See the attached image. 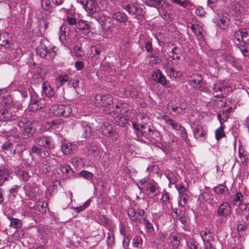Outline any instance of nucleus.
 Instances as JSON below:
<instances>
[{
    "label": "nucleus",
    "instance_id": "1",
    "mask_svg": "<svg viewBox=\"0 0 249 249\" xmlns=\"http://www.w3.org/2000/svg\"><path fill=\"white\" fill-rule=\"evenodd\" d=\"M136 122L132 124V126L138 137L142 138L144 137L147 140L152 141L155 140L156 137H160L159 131L153 130L150 128L149 124L150 119L148 114L141 113L137 116Z\"/></svg>",
    "mask_w": 249,
    "mask_h": 249
},
{
    "label": "nucleus",
    "instance_id": "2",
    "mask_svg": "<svg viewBox=\"0 0 249 249\" xmlns=\"http://www.w3.org/2000/svg\"><path fill=\"white\" fill-rule=\"evenodd\" d=\"M36 123L31 122L26 118H22L18 122V126L22 132V137L26 139L29 138L35 132V125Z\"/></svg>",
    "mask_w": 249,
    "mask_h": 249
},
{
    "label": "nucleus",
    "instance_id": "3",
    "mask_svg": "<svg viewBox=\"0 0 249 249\" xmlns=\"http://www.w3.org/2000/svg\"><path fill=\"white\" fill-rule=\"evenodd\" d=\"M71 111L69 105H54L50 108L51 115L55 116L67 117L71 114Z\"/></svg>",
    "mask_w": 249,
    "mask_h": 249
},
{
    "label": "nucleus",
    "instance_id": "4",
    "mask_svg": "<svg viewBox=\"0 0 249 249\" xmlns=\"http://www.w3.org/2000/svg\"><path fill=\"white\" fill-rule=\"evenodd\" d=\"M120 5L124 10L126 11L129 15L137 18L141 15L142 13V9L138 3H127L124 1L121 2Z\"/></svg>",
    "mask_w": 249,
    "mask_h": 249
},
{
    "label": "nucleus",
    "instance_id": "5",
    "mask_svg": "<svg viewBox=\"0 0 249 249\" xmlns=\"http://www.w3.org/2000/svg\"><path fill=\"white\" fill-rule=\"evenodd\" d=\"M213 21L220 29H226L230 23V16L227 12L221 11L213 18Z\"/></svg>",
    "mask_w": 249,
    "mask_h": 249
},
{
    "label": "nucleus",
    "instance_id": "6",
    "mask_svg": "<svg viewBox=\"0 0 249 249\" xmlns=\"http://www.w3.org/2000/svg\"><path fill=\"white\" fill-rule=\"evenodd\" d=\"M56 47H47L45 44H40L36 49V53L43 58L48 56L49 59L52 60L56 55Z\"/></svg>",
    "mask_w": 249,
    "mask_h": 249
},
{
    "label": "nucleus",
    "instance_id": "7",
    "mask_svg": "<svg viewBox=\"0 0 249 249\" xmlns=\"http://www.w3.org/2000/svg\"><path fill=\"white\" fill-rule=\"evenodd\" d=\"M127 213L131 220L134 221L141 222L145 219V212L143 210L131 207L128 209Z\"/></svg>",
    "mask_w": 249,
    "mask_h": 249
},
{
    "label": "nucleus",
    "instance_id": "8",
    "mask_svg": "<svg viewBox=\"0 0 249 249\" xmlns=\"http://www.w3.org/2000/svg\"><path fill=\"white\" fill-rule=\"evenodd\" d=\"M34 142L36 144L39 146L44 147L47 149H53L54 144L51 137L43 136L36 138Z\"/></svg>",
    "mask_w": 249,
    "mask_h": 249
},
{
    "label": "nucleus",
    "instance_id": "9",
    "mask_svg": "<svg viewBox=\"0 0 249 249\" xmlns=\"http://www.w3.org/2000/svg\"><path fill=\"white\" fill-rule=\"evenodd\" d=\"M23 189L26 196L31 199L36 198L39 193V187L35 183H28L23 187Z\"/></svg>",
    "mask_w": 249,
    "mask_h": 249
},
{
    "label": "nucleus",
    "instance_id": "10",
    "mask_svg": "<svg viewBox=\"0 0 249 249\" xmlns=\"http://www.w3.org/2000/svg\"><path fill=\"white\" fill-rule=\"evenodd\" d=\"M101 132L104 136L111 138L113 141H116L118 138V133L107 123L104 124L102 126Z\"/></svg>",
    "mask_w": 249,
    "mask_h": 249
},
{
    "label": "nucleus",
    "instance_id": "11",
    "mask_svg": "<svg viewBox=\"0 0 249 249\" xmlns=\"http://www.w3.org/2000/svg\"><path fill=\"white\" fill-rule=\"evenodd\" d=\"M198 39L202 38L205 34L203 24L198 21H196L191 24L190 27Z\"/></svg>",
    "mask_w": 249,
    "mask_h": 249
},
{
    "label": "nucleus",
    "instance_id": "12",
    "mask_svg": "<svg viewBox=\"0 0 249 249\" xmlns=\"http://www.w3.org/2000/svg\"><path fill=\"white\" fill-rule=\"evenodd\" d=\"M231 209L227 202L221 203L217 209V213L220 216L226 217L230 214Z\"/></svg>",
    "mask_w": 249,
    "mask_h": 249
},
{
    "label": "nucleus",
    "instance_id": "13",
    "mask_svg": "<svg viewBox=\"0 0 249 249\" xmlns=\"http://www.w3.org/2000/svg\"><path fill=\"white\" fill-rule=\"evenodd\" d=\"M98 20L100 25L104 30H109L113 27L111 19L104 14H100Z\"/></svg>",
    "mask_w": 249,
    "mask_h": 249
},
{
    "label": "nucleus",
    "instance_id": "14",
    "mask_svg": "<svg viewBox=\"0 0 249 249\" xmlns=\"http://www.w3.org/2000/svg\"><path fill=\"white\" fill-rule=\"evenodd\" d=\"M16 116L9 109L4 108L0 110V121L6 122L16 119Z\"/></svg>",
    "mask_w": 249,
    "mask_h": 249
},
{
    "label": "nucleus",
    "instance_id": "15",
    "mask_svg": "<svg viewBox=\"0 0 249 249\" xmlns=\"http://www.w3.org/2000/svg\"><path fill=\"white\" fill-rule=\"evenodd\" d=\"M111 15L112 19L119 23H125L128 20L126 15L120 11L113 12Z\"/></svg>",
    "mask_w": 249,
    "mask_h": 249
},
{
    "label": "nucleus",
    "instance_id": "16",
    "mask_svg": "<svg viewBox=\"0 0 249 249\" xmlns=\"http://www.w3.org/2000/svg\"><path fill=\"white\" fill-rule=\"evenodd\" d=\"M152 77L154 80L163 86L167 85V80L160 70L157 69L153 72Z\"/></svg>",
    "mask_w": 249,
    "mask_h": 249
},
{
    "label": "nucleus",
    "instance_id": "17",
    "mask_svg": "<svg viewBox=\"0 0 249 249\" xmlns=\"http://www.w3.org/2000/svg\"><path fill=\"white\" fill-rule=\"evenodd\" d=\"M81 2L84 6L85 10L89 14H93L96 11L97 5L94 0H87L85 4L84 1Z\"/></svg>",
    "mask_w": 249,
    "mask_h": 249
},
{
    "label": "nucleus",
    "instance_id": "18",
    "mask_svg": "<svg viewBox=\"0 0 249 249\" xmlns=\"http://www.w3.org/2000/svg\"><path fill=\"white\" fill-rule=\"evenodd\" d=\"M202 81V78L200 75L197 73L193 74L190 80V84L196 89H200Z\"/></svg>",
    "mask_w": 249,
    "mask_h": 249
},
{
    "label": "nucleus",
    "instance_id": "19",
    "mask_svg": "<svg viewBox=\"0 0 249 249\" xmlns=\"http://www.w3.org/2000/svg\"><path fill=\"white\" fill-rule=\"evenodd\" d=\"M77 147L75 144L71 142H64L61 145V149L65 155H69L75 150Z\"/></svg>",
    "mask_w": 249,
    "mask_h": 249
},
{
    "label": "nucleus",
    "instance_id": "20",
    "mask_svg": "<svg viewBox=\"0 0 249 249\" xmlns=\"http://www.w3.org/2000/svg\"><path fill=\"white\" fill-rule=\"evenodd\" d=\"M225 86L222 83H217L213 85V94L214 97L220 98L222 97V90L225 89Z\"/></svg>",
    "mask_w": 249,
    "mask_h": 249
},
{
    "label": "nucleus",
    "instance_id": "21",
    "mask_svg": "<svg viewBox=\"0 0 249 249\" xmlns=\"http://www.w3.org/2000/svg\"><path fill=\"white\" fill-rule=\"evenodd\" d=\"M160 118L163 120L166 124L172 126V128L178 130L180 128L181 125L175 121L174 120L170 119L168 116L166 115L161 116Z\"/></svg>",
    "mask_w": 249,
    "mask_h": 249
},
{
    "label": "nucleus",
    "instance_id": "22",
    "mask_svg": "<svg viewBox=\"0 0 249 249\" xmlns=\"http://www.w3.org/2000/svg\"><path fill=\"white\" fill-rule=\"evenodd\" d=\"M9 171L5 166H0V186H1L3 182L8 179Z\"/></svg>",
    "mask_w": 249,
    "mask_h": 249
},
{
    "label": "nucleus",
    "instance_id": "23",
    "mask_svg": "<svg viewBox=\"0 0 249 249\" xmlns=\"http://www.w3.org/2000/svg\"><path fill=\"white\" fill-rule=\"evenodd\" d=\"M194 137L198 140H203L206 138V132L200 126H197L194 131Z\"/></svg>",
    "mask_w": 249,
    "mask_h": 249
},
{
    "label": "nucleus",
    "instance_id": "24",
    "mask_svg": "<svg viewBox=\"0 0 249 249\" xmlns=\"http://www.w3.org/2000/svg\"><path fill=\"white\" fill-rule=\"evenodd\" d=\"M31 103L39 105L41 107H44L46 105L45 99L39 97L36 93L31 94Z\"/></svg>",
    "mask_w": 249,
    "mask_h": 249
},
{
    "label": "nucleus",
    "instance_id": "25",
    "mask_svg": "<svg viewBox=\"0 0 249 249\" xmlns=\"http://www.w3.org/2000/svg\"><path fill=\"white\" fill-rule=\"evenodd\" d=\"M81 124L83 137L85 138L89 137L92 133L91 127L86 122H82Z\"/></svg>",
    "mask_w": 249,
    "mask_h": 249
},
{
    "label": "nucleus",
    "instance_id": "26",
    "mask_svg": "<svg viewBox=\"0 0 249 249\" xmlns=\"http://www.w3.org/2000/svg\"><path fill=\"white\" fill-rule=\"evenodd\" d=\"M42 89L44 93L49 97H52L54 95L53 89L47 81L43 83Z\"/></svg>",
    "mask_w": 249,
    "mask_h": 249
},
{
    "label": "nucleus",
    "instance_id": "27",
    "mask_svg": "<svg viewBox=\"0 0 249 249\" xmlns=\"http://www.w3.org/2000/svg\"><path fill=\"white\" fill-rule=\"evenodd\" d=\"M165 71L167 75L170 77L177 78L179 77L182 75V73L180 71H175L172 67L168 68Z\"/></svg>",
    "mask_w": 249,
    "mask_h": 249
},
{
    "label": "nucleus",
    "instance_id": "28",
    "mask_svg": "<svg viewBox=\"0 0 249 249\" xmlns=\"http://www.w3.org/2000/svg\"><path fill=\"white\" fill-rule=\"evenodd\" d=\"M70 32V29L66 25H63L60 27V35L59 38L61 40L66 39V36H68Z\"/></svg>",
    "mask_w": 249,
    "mask_h": 249
},
{
    "label": "nucleus",
    "instance_id": "29",
    "mask_svg": "<svg viewBox=\"0 0 249 249\" xmlns=\"http://www.w3.org/2000/svg\"><path fill=\"white\" fill-rule=\"evenodd\" d=\"M10 36L7 32H3L0 34V46H5L7 44L10 40Z\"/></svg>",
    "mask_w": 249,
    "mask_h": 249
},
{
    "label": "nucleus",
    "instance_id": "30",
    "mask_svg": "<svg viewBox=\"0 0 249 249\" xmlns=\"http://www.w3.org/2000/svg\"><path fill=\"white\" fill-rule=\"evenodd\" d=\"M244 2L242 1H239L236 2L234 5V11L235 13L236 14V16H238V14L242 13L244 10Z\"/></svg>",
    "mask_w": 249,
    "mask_h": 249
},
{
    "label": "nucleus",
    "instance_id": "31",
    "mask_svg": "<svg viewBox=\"0 0 249 249\" xmlns=\"http://www.w3.org/2000/svg\"><path fill=\"white\" fill-rule=\"evenodd\" d=\"M8 218L10 221V226L12 227L15 229H18L22 227V222L19 219L10 216H8Z\"/></svg>",
    "mask_w": 249,
    "mask_h": 249
},
{
    "label": "nucleus",
    "instance_id": "32",
    "mask_svg": "<svg viewBox=\"0 0 249 249\" xmlns=\"http://www.w3.org/2000/svg\"><path fill=\"white\" fill-rule=\"evenodd\" d=\"M225 137L226 134L224 131V126L221 125L215 131V138L217 141H219Z\"/></svg>",
    "mask_w": 249,
    "mask_h": 249
},
{
    "label": "nucleus",
    "instance_id": "33",
    "mask_svg": "<svg viewBox=\"0 0 249 249\" xmlns=\"http://www.w3.org/2000/svg\"><path fill=\"white\" fill-rule=\"evenodd\" d=\"M213 191L217 195L224 194L229 193L228 188L223 184H219L213 188Z\"/></svg>",
    "mask_w": 249,
    "mask_h": 249
},
{
    "label": "nucleus",
    "instance_id": "34",
    "mask_svg": "<svg viewBox=\"0 0 249 249\" xmlns=\"http://www.w3.org/2000/svg\"><path fill=\"white\" fill-rule=\"evenodd\" d=\"M103 107H106L107 106L111 105L113 103V98L109 94L103 95Z\"/></svg>",
    "mask_w": 249,
    "mask_h": 249
},
{
    "label": "nucleus",
    "instance_id": "35",
    "mask_svg": "<svg viewBox=\"0 0 249 249\" xmlns=\"http://www.w3.org/2000/svg\"><path fill=\"white\" fill-rule=\"evenodd\" d=\"M69 80V77L67 75L59 76L56 78V84L58 86L60 87L68 82Z\"/></svg>",
    "mask_w": 249,
    "mask_h": 249
},
{
    "label": "nucleus",
    "instance_id": "36",
    "mask_svg": "<svg viewBox=\"0 0 249 249\" xmlns=\"http://www.w3.org/2000/svg\"><path fill=\"white\" fill-rule=\"evenodd\" d=\"M175 187L178 192L179 196L188 195V191L182 184H177Z\"/></svg>",
    "mask_w": 249,
    "mask_h": 249
},
{
    "label": "nucleus",
    "instance_id": "37",
    "mask_svg": "<svg viewBox=\"0 0 249 249\" xmlns=\"http://www.w3.org/2000/svg\"><path fill=\"white\" fill-rule=\"evenodd\" d=\"M77 27L81 30H88L89 28V26L86 20L80 19L78 21Z\"/></svg>",
    "mask_w": 249,
    "mask_h": 249
},
{
    "label": "nucleus",
    "instance_id": "38",
    "mask_svg": "<svg viewBox=\"0 0 249 249\" xmlns=\"http://www.w3.org/2000/svg\"><path fill=\"white\" fill-rule=\"evenodd\" d=\"M142 244V239L141 236H137L133 239V246L138 249H141Z\"/></svg>",
    "mask_w": 249,
    "mask_h": 249
},
{
    "label": "nucleus",
    "instance_id": "39",
    "mask_svg": "<svg viewBox=\"0 0 249 249\" xmlns=\"http://www.w3.org/2000/svg\"><path fill=\"white\" fill-rule=\"evenodd\" d=\"M149 58H150V60L148 64L152 66L159 63L161 61L160 58L155 54L150 55Z\"/></svg>",
    "mask_w": 249,
    "mask_h": 249
},
{
    "label": "nucleus",
    "instance_id": "40",
    "mask_svg": "<svg viewBox=\"0 0 249 249\" xmlns=\"http://www.w3.org/2000/svg\"><path fill=\"white\" fill-rule=\"evenodd\" d=\"M114 231L112 230H109L107 239V242L108 246H111L113 245L114 240Z\"/></svg>",
    "mask_w": 249,
    "mask_h": 249
},
{
    "label": "nucleus",
    "instance_id": "41",
    "mask_svg": "<svg viewBox=\"0 0 249 249\" xmlns=\"http://www.w3.org/2000/svg\"><path fill=\"white\" fill-rule=\"evenodd\" d=\"M188 196H180L178 198V204L179 206L184 207L187 203Z\"/></svg>",
    "mask_w": 249,
    "mask_h": 249
},
{
    "label": "nucleus",
    "instance_id": "42",
    "mask_svg": "<svg viewBox=\"0 0 249 249\" xmlns=\"http://www.w3.org/2000/svg\"><path fill=\"white\" fill-rule=\"evenodd\" d=\"M171 242L172 243V248L173 249H178L179 245V240L178 239L176 235H172L171 236Z\"/></svg>",
    "mask_w": 249,
    "mask_h": 249
},
{
    "label": "nucleus",
    "instance_id": "43",
    "mask_svg": "<svg viewBox=\"0 0 249 249\" xmlns=\"http://www.w3.org/2000/svg\"><path fill=\"white\" fill-rule=\"evenodd\" d=\"M103 95L97 94L94 98L93 103L97 107H103Z\"/></svg>",
    "mask_w": 249,
    "mask_h": 249
},
{
    "label": "nucleus",
    "instance_id": "44",
    "mask_svg": "<svg viewBox=\"0 0 249 249\" xmlns=\"http://www.w3.org/2000/svg\"><path fill=\"white\" fill-rule=\"evenodd\" d=\"M43 107H41V106H40L38 104H36L35 103L30 102L28 106V109L30 111L35 112Z\"/></svg>",
    "mask_w": 249,
    "mask_h": 249
},
{
    "label": "nucleus",
    "instance_id": "45",
    "mask_svg": "<svg viewBox=\"0 0 249 249\" xmlns=\"http://www.w3.org/2000/svg\"><path fill=\"white\" fill-rule=\"evenodd\" d=\"M170 1L184 8L187 7L189 5V1L188 0H170Z\"/></svg>",
    "mask_w": 249,
    "mask_h": 249
},
{
    "label": "nucleus",
    "instance_id": "46",
    "mask_svg": "<svg viewBox=\"0 0 249 249\" xmlns=\"http://www.w3.org/2000/svg\"><path fill=\"white\" fill-rule=\"evenodd\" d=\"M19 174L20 178L24 181H28L32 177L31 175L24 170L20 171Z\"/></svg>",
    "mask_w": 249,
    "mask_h": 249
},
{
    "label": "nucleus",
    "instance_id": "47",
    "mask_svg": "<svg viewBox=\"0 0 249 249\" xmlns=\"http://www.w3.org/2000/svg\"><path fill=\"white\" fill-rule=\"evenodd\" d=\"M143 224L146 232H151L154 231L153 225L149 221L146 220L145 219H144Z\"/></svg>",
    "mask_w": 249,
    "mask_h": 249
},
{
    "label": "nucleus",
    "instance_id": "48",
    "mask_svg": "<svg viewBox=\"0 0 249 249\" xmlns=\"http://www.w3.org/2000/svg\"><path fill=\"white\" fill-rule=\"evenodd\" d=\"M60 170L66 175L69 174L71 171V167L65 164H62L60 165Z\"/></svg>",
    "mask_w": 249,
    "mask_h": 249
},
{
    "label": "nucleus",
    "instance_id": "49",
    "mask_svg": "<svg viewBox=\"0 0 249 249\" xmlns=\"http://www.w3.org/2000/svg\"><path fill=\"white\" fill-rule=\"evenodd\" d=\"M80 175L86 179L89 180H92L93 175L89 171L83 170L80 172Z\"/></svg>",
    "mask_w": 249,
    "mask_h": 249
},
{
    "label": "nucleus",
    "instance_id": "50",
    "mask_svg": "<svg viewBox=\"0 0 249 249\" xmlns=\"http://www.w3.org/2000/svg\"><path fill=\"white\" fill-rule=\"evenodd\" d=\"M90 200H87L85 203L80 206L76 207H73L72 208L73 209L75 210L77 213H79L82 211H83L84 209H85L90 204Z\"/></svg>",
    "mask_w": 249,
    "mask_h": 249
},
{
    "label": "nucleus",
    "instance_id": "51",
    "mask_svg": "<svg viewBox=\"0 0 249 249\" xmlns=\"http://www.w3.org/2000/svg\"><path fill=\"white\" fill-rule=\"evenodd\" d=\"M243 42L246 44H249V29H244V34L241 38Z\"/></svg>",
    "mask_w": 249,
    "mask_h": 249
},
{
    "label": "nucleus",
    "instance_id": "52",
    "mask_svg": "<svg viewBox=\"0 0 249 249\" xmlns=\"http://www.w3.org/2000/svg\"><path fill=\"white\" fill-rule=\"evenodd\" d=\"M176 50L177 48L176 47L173 48L171 52L170 53H172V55H169V58H171L172 60L174 61H178L180 59V56L176 52Z\"/></svg>",
    "mask_w": 249,
    "mask_h": 249
},
{
    "label": "nucleus",
    "instance_id": "53",
    "mask_svg": "<svg viewBox=\"0 0 249 249\" xmlns=\"http://www.w3.org/2000/svg\"><path fill=\"white\" fill-rule=\"evenodd\" d=\"M116 109L115 110V108L113 107H109V108H108L107 109H105V113H107V114H111V113L113 112V113H117V114H119L120 113H122L121 111V110H118V108H120V107L119 106V105H116Z\"/></svg>",
    "mask_w": 249,
    "mask_h": 249
},
{
    "label": "nucleus",
    "instance_id": "54",
    "mask_svg": "<svg viewBox=\"0 0 249 249\" xmlns=\"http://www.w3.org/2000/svg\"><path fill=\"white\" fill-rule=\"evenodd\" d=\"M161 200L162 201L164 204H170V202L169 194L167 192H165L162 195Z\"/></svg>",
    "mask_w": 249,
    "mask_h": 249
},
{
    "label": "nucleus",
    "instance_id": "55",
    "mask_svg": "<svg viewBox=\"0 0 249 249\" xmlns=\"http://www.w3.org/2000/svg\"><path fill=\"white\" fill-rule=\"evenodd\" d=\"M13 146V143L10 142H5L1 146L2 149L4 151H11Z\"/></svg>",
    "mask_w": 249,
    "mask_h": 249
},
{
    "label": "nucleus",
    "instance_id": "56",
    "mask_svg": "<svg viewBox=\"0 0 249 249\" xmlns=\"http://www.w3.org/2000/svg\"><path fill=\"white\" fill-rule=\"evenodd\" d=\"M247 229V225L245 223L238 224L237 227V230L238 234H243L246 230Z\"/></svg>",
    "mask_w": 249,
    "mask_h": 249
},
{
    "label": "nucleus",
    "instance_id": "57",
    "mask_svg": "<svg viewBox=\"0 0 249 249\" xmlns=\"http://www.w3.org/2000/svg\"><path fill=\"white\" fill-rule=\"evenodd\" d=\"M41 4L45 10H49L51 6L50 0H41Z\"/></svg>",
    "mask_w": 249,
    "mask_h": 249
},
{
    "label": "nucleus",
    "instance_id": "58",
    "mask_svg": "<svg viewBox=\"0 0 249 249\" xmlns=\"http://www.w3.org/2000/svg\"><path fill=\"white\" fill-rule=\"evenodd\" d=\"M244 29H242L234 33V37L235 39L239 42H242L241 38H242L243 35L244 34Z\"/></svg>",
    "mask_w": 249,
    "mask_h": 249
},
{
    "label": "nucleus",
    "instance_id": "59",
    "mask_svg": "<svg viewBox=\"0 0 249 249\" xmlns=\"http://www.w3.org/2000/svg\"><path fill=\"white\" fill-rule=\"evenodd\" d=\"M178 130L180 131L179 134L180 137L187 142V133L185 128L181 125Z\"/></svg>",
    "mask_w": 249,
    "mask_h": 249
},
{
    "label": "nucleus",
    "instance_id": "60",
    "mask_svg": "<svg viewBox=\"0 0 249 249\" xmlns=\"http://www.w3.org/2000/svg\"><path fill=\"white\" fill-rule=\"evenodd\" d=\"M201 238L204 242V248L205 249H216V248L210 243L208 240L206 241V240L203 236L201 235Z\"/></svg>",
    "mask_w": 249,
    "mask_h": 249
},
{
    "label": "nucleus",
    "instance_id": "61",
    "mask_svg": "<svg viewBox=\"0 0 249 249\" xmlns=\"http://www.w3.org/2000/svg\"><path fill=\"white\" fill-rule=\"evenodd\" d=\"M243 196L241 192H238L236 194V196L234 199V202L235 204V202L238 203L239 205L241 203V202L243 200Z\"/></svg>",
    "mask_w": 249,
    "mask_h": 249
},
{
    "label": "nucleus",
    "instance_id": "62",
    "mask_svg": "<svg viewBox=\"0 0 249 249\" xmlns=\"http://www.w3.org/2000/svg\"><path fill=\"white\" fill-rule=\"evenodd\" d=\"M239 155L242 162H245L247 161L248 158L247 157L246 153H245L243 151L242 152L240 148L239 149Z\"/></svg>",
    "mask_w": 249,
    "mask_h": 249
},
{
    "label": "nucleus",
    "instance_id": "63",
    "mask_svg": "<svg viewBox=\"0 0 249 249\" xmlns=\"http://www.w3.org/2000/svg\"><path fill=\"white\" fill-rule=\"evenodd\" d=\"M157 188V185L155 183H149L147 184V189L151 193H154Z\"/></svg>",
    "mask_w": 249,
    "mask_h": 249
},
{
    "label": "nucleus",
    "instance_id": "64",
    "mask_svg": "<svg viewBox=\"0 0 249 249\" xmlns=\"http://www.w3.org/2000/svg\"><path fill=\"white\" fill-rule=\"evenodd\" d=\"M75 55L77 57H81L84 55V53L80 47H76L74 49Z\"/></svg>",
    "mask_w": 249,
    "mask_h": 249
}]
</instances>
